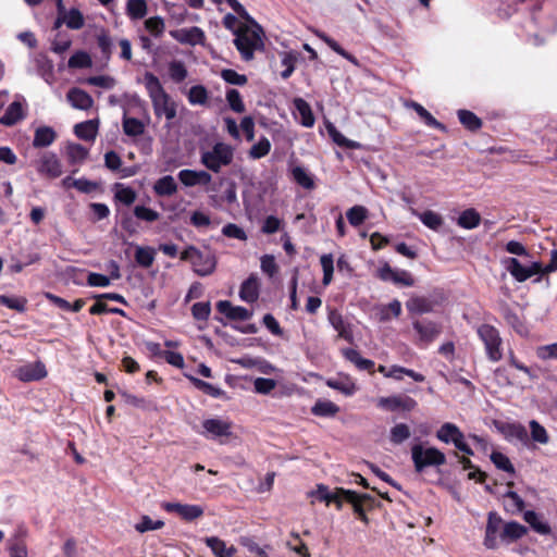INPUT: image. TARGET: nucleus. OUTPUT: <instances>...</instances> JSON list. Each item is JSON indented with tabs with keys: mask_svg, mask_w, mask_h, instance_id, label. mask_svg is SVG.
<instances>
[{
	"mask_svg": "<svg viewBox=\"0 0 557 557\" xmlns=\"http://www.w3.org/2000/svg\"><path fill=\"white\" fill-rule=\"evenodd\" d=\"M247 23H240L239 30L234 38V45L244 61H250L256 51L264 47V33L261 26L252 18L245 20Z\"/></svg>",
	"mask_w": 557,
	"mask_h": 557,
	"instance_id": "nucleus-1",
	"label": "nucleus"
},
{
	"mask_svg": "<svg viewBox=\"0 0 557 557\" xmlns=\"http://www.w3.org/2000/svg\"><path fill=\"white\" fill-rule=\"evenodd\" d=\"M144 85L151 100L154 115L157 117L164 116L168 121L175 119L177 104L164 90L159 78L154 74L147 72L144 75Z\"/></svg>",
	"mask_w": 557,
	"mask_h": 557,
	"instance_id": "nucleus-2",
	"label": "nucleus"
},
{
	"mask_svg": "<svg viewBox=\"0 0 557 557\" xmlns=\"http://www.w3.org/2000/svg\"><path fill=\"white\" fill-rule=\"evenodd\" d=\"M234 149L224 143H216L211 149L201 152V163L212 172H220L223 166L232 163Z\"/></svg>",
	"mask_w": 557,
	"mask_h": 557,
	"instance_id": "nucleus-3",
	"label": "nucleus"
},
{
	"mask_svg": "<svg viewBox=\"0 0 557 557\" xmlns=\"http://www.w3.org/2000/svg\"><path fill=\"white\" fill-rule=\"evenodd\" d=\"M181 259L189 261L194 271L200 276H207L213 273L216 267L215 257L209 251H200L194 246L187 247L182 253Z\"/></svg>",
	"mask_w": 557,
	"mask_h": 557,
	"instance_id": "nucleus-4",
	"label": "nucleus"
},
{
	"mask_svg": "<svg viewBox=\"0 0 557 557\" xmlns=\"http://www.w3.org/2000/svg\"><path fill=\"white\" fill-rule=\"evenodd\" d=\"M476 334L483 342L488 360L497 362L503 358V339L498 330L491 324H481L476 329Z\"/></svg>",
	"mask_w": 557,
	"mask_h": 557,
	"instance_id": "nucleus-5",
	"label": "nucleus"
},
{
	"mask_svg": "<svg viewBox=\"0 0 557 557\" xmlns=\"http://www.w3.org/2000/svg\"><path fill=\"white\" fill-rule=\"evenodd\" d=\"M411 458L417 472H422L426 467L442 466L446 462V457L440 449L424 447L421 444L412 446Z\"/></svg>",
	"mask_w": 557,
	"mask_h": 557,
	"instance_id": "nucleus-6",
	"label": "nucleus"
},
{
	"mask_svg": "<svg viewBox=\"0 0 557 557\" xmlns=\"http://www.w3.org/2000/svg\"><path fill=\"white\" fill-rule=\"evenodd\" d=\"M311 503H324L326 506H334L341 509L343 504L348 500V491L343 488L330 490L323 484H319L314 490L308 493Z\"/></svg>",
	"mask_w": 557,
	"mask_h": 557,
	"instance_id": "nucleus-7",
	"label": "nucleus"
},
{
	"mask_svg": "<svg viewBox=\"0 0 557 557\" xmlns=\"http://www.w3.org/2000/svg\"><path fill=\"white\" fill-rule=\"evenodd\" d=\"M198 433L207 440L224 443V438L232 435V422L222 418L205 419Z\"/></svg>",
	"mask_w": 557,
	"mask_h": 557,
	"instance_id": "nucleus-8",
	"label": "nucleus"
},
{
	"mask_svg": "<svg viewBox=\"0 0 557 557\" xmlns=\"http://www.w3.org/2000/svg\"><path fill=\"white\" fill-rule=\"evenodd\" d=\"M503 265L506 271L520 283L525 282L534 275L542 274V263L537 261L524 265L517 258L510 257L503 260Z\"/></svg>",
	"mask_w": 557,
	"mask_h": 557,
	"instance_id": "nucleus-9",
	"label": "nucleus"
},
{
	"mask_svg": "<svg viewBox=\"0 0 557 557\" xmlns=\"http://www.w3.org/2000/svg\"><path fill=\"white\" fill-rule=\"evenodd\" d=\"M436 437L443 443H453L458 450L462 451L466 455H473V450L465 441L463 433L454 423H444L437 430Z\"/></svg>",
	"mask_w": 557,
	"mask_h": 557,
	"instance_id": "nucleus-10",
	"label": "nucleus"
},
{
	"mask_svg": "<svg viewBox=\"0 0 557 557\" xmlns=\"http://www.w3.org/2000/svg\"><path fill=\"white\" fill-rule=\"evenodd\" d=\"M36 170L39 175L54 180L62 175V163L55 153L51 151L44 152L36 161Z\"/></svg>",
	"mask_w": 557,
	"mask_h": 557,
	"instance_id": "nucleus-11",
	"label": "nucleus"
},
{
	"mask_svg": "<svg viewBox=\"0 0 557 557\" xmlns=\"http://www.w3.org/2000/svg\"><path fill=\"white\" fill-rule=\"evenodd\" d=\"M376 276L384 282H392L395 285L412 286L414 280L410 272L400 269H394L384 262L376 269Z\"/></svg>",
	"mask_w": 557,
	"mask_h": 557,
	"instance_id": "nucleus-12",
	"label": "nucleus"
},
{
	"mask_svg": "<svg viewBox=\"0 0 557 557\" xmlns=\"http://www.w3.org/2000/svg\"><path fill=\"white\" fill-rule=\"evenodd\" d=\"M377 406L387 411H411L417 407V401L407 395H393L389 397H381Z\"/></svg>",
	"mask_w": 557,
	"mask_h": 557,
	"instance_id": "nucleus-13",
	"label": "nucleus"
},
{
	"mask_svg": "<svg viewBox=\"0 0 557 557\" xmlns=\"http://www.w3.org/2000/svg\"><path fill=\"white\" fill-rule=\"evenodd\" d=\"M497 430L509 442H518L528 445L529 435L524 425L518 422H496Z\"/></svg>",
	"mask_w": 557,
	"mask_h": 557,
	"instance_id": "nucleus-14",
	"label": "nucleus"
},
{
	"mask_svg": "<svg viewBox=\"0 0 557 557\" xmlns=\"http://www.w3.org/2000/svg\"><path fill=\"white\" fill-rule=\"evenodd\" d=\"M504 522L496 512H490L485 529L484 545L488 549H494L498 546L500 533L503 532Z\"/></svg>",
	"mask_w": 557,
	"mask_h": 557,
	"instance_id": "nucleus-15",
	"label": "nucleus"
},
{
	"mask_svg": "<svg viewBox=\"0 0 557 557\" xmlns=\"http://www.w3.org/2000/svg\"><path fill=\"white\" fill-rule=\"evenodd\" d=\"M170 36L180 44L189 46L202 45L206 39L203 30L197 26L170 30Z\"/></svg>",
	"mask_w": 557,
	"mask_h": 557,
	"instance_id": "nucleus-16",
	"label": "nucleus"
},
{
	"mask_svg": "<svg viewBox=\"0 0 557 557\" xmlns=\"http://www.w3.org/2000/svg\"><path fill=\"white\" fill-rule=\"evenodd\" d=\"M14 375L22 382L38 381L47 376V369L42 362L35 361L16 368Z\"/></svg>",
	"mask_w": 557,
	"mask_h": 557,
	"instance_id": "nucleus-17",
	"label": "nucleus"
},
{
	"mask_svg": "<svg viewBox=\"0 0 557 557\" xmlns=\"http://www.w3.org/2000/svg\"><path fill=\"white\" fill-rule=\"evenodd\" d=\"M412 325L418 334L419 343L423 346H428L441 334V325L433 321H416Z\"/></svg>",
	"mask_w": 557,
	"mask_h": 557,
	"instance_id": "nucleus-18",
	"label": "nucleus"
},
{
	"mask_svg": "<svg viewBox=\"0 0 557 557\" xmlns=\"http://www.w3.org/2000/svg\"><path fill=\"white\" fill-rule=\"evenodd\" d=\"M181 183L187 187H193L197 185H208L212 181V176L206 171H195V170H182L177 174Z\"/></svg>",
	"mask_w": 557,
	"mask_h": 557,
	"instance_id": "nucleus-19",
	"label": "nucleus"
},
{
	"mask_svg": "<svg viewBox=\"0 0 557 557\" xmlns=\"http://www.w3.org/2000/svg\"><path fill=\"white\" fill-rule=\"evenodd\" d=\"M59 20L71 29H81L85 20L82 12L77 9L65 11L62 0H58Z\"/></svg>",
	"mask_w": 557,
	"mask_h": 557,
	"instance_id": "nucleus-20",
	"label": "nucleus"
},
{
	"mask_svg": "<svg viewBox=\"0 0 557 557\" xmlns=\"http://www.w3.org/2000/svg\"><path fill=\"white\" fill-rule=\"evenodd\" d=\"M66 99L74 109L89 110L94 106V99L89 94L81 88H71L66 94Z\"/></svg>",
	"mask_w": 557,
	"mask_h": 557,
	"instance_id": "nucleus-21",
	"label": "nucleus"
},
{
	"mask_svg": "<svg viewBox=\"0 0 557 557\" xmlns=\"http://www.w3.org/2000/svg\"><path fill=\"white\" fill-rule=\"evenodd\" d=\"M219 312L225 314L231 320L246 321L251 318V312L240 306H233L227 300H221L216 304Z\"/></svg>",
	"mask_w": 557,
	"mask_h": 557,
	"instance_id": "nucleus-22",
	"label": "nucleus"
},
{
	"mask_svg": "<svg viewBox=\"0 0 557 557\" xmlns=\"http://www.w3.org/2000/svg\"><path fill=\"white\" fill-rule=\"evenodd\" d=\"M260 283L256 275H250L243 282L239 290V297L246 302H253L259 297Z\"/></svg>",
	"mask_w": 557,
	"mask_h": 557,
	"instance_id": "nucleus-23",
	"label": "nucleus"
},
{
	"mask_svg": "<svg viewBox=\"0 0 557 557\" xmlns=\"http://www.w3.org/2000/svg\"><path fill=\"white\" fill-rule=\"evenodd\" d=\"M295 117L305 127H311L314 124V116L312 114L310 106L301 98L294 100Z\"/></svg>",
	"mask_w": 557,
	"mask_h": 557,
	"instance_id": "nucleus-24",
	"label": "nucleus"
},
{
	"mask_svg": "<svg viewBox=\"0 0 557 557\" xmlns=\"http://www.w3.org/2000/svg\"><path fill=\"white\" fill-rule=\"evenodd\" d=\"M203 541L215 557H234L236 553V548L233 545L227 546L226 543L218 536H209Z\"/></svg>",
	"mask_w": 557,
	"mask_h": 557,
	"instance_id": "nucleus-25",
	"label": "nucleus"
},
{
	"mask_svg": "<svg viewBox=\"0 0 557 557\" xmlns=\"http://www.w3.org/2000/svg\"><path fill=\"white\" fill-rule=\"evenodd\" d=\"M98 120H88L76 124L74 127V133L81 139L94 141L98 134Z\"/></svg>",
	"mask_w": 557,
	"mask_h": 557,
	"instance_id": "nucleus-26",
	"label": "nucleus"
},
{
	"mask_svg": "<svg viewBox=\"0 0 557 557\" xmlns=\"http://www.w3.org/2000/svg\"><path fill=\"white\" fill-rule=\"evenodd\" d=\"M410 211L413 215L419 218L423 225H425L428 228L432 231H438L444 223L442 215L432 210L418 212L416 209L411 208Z\"/></svg>",
	"mask_w": 557,
	"mask_h": 557,
	"instance_id": "nucleus-27",
	"label": "nucleus"
},
{
	"mask_svg": "<svg viewBox=\"0 0 557 557\" xmlns=\"http://www.w3.org/2000/svg\"><path fill=\"white\" fill-rule=\"evenodd\" d=\"M527 533V528L516 521L504 523L500 540L503 542L511 543L521 539Z\"/></svg>",
	"mask_w": 557,
	"mask_h": 557,
	"instance_id": "nucleus-28",
	"label": "nucleus"
},
{
	"mask_svg": "<svg viewBox=\"0 0 557 557\" xmlns=\"http://www.w3.org/2000/svg\"><path fill=\"white\" fill-rule=\"evenodd\" d=\"M156 258V249L149 246H135V260L141 268H150Z\"/></svg>",
	"mask_w": 557,
	"mask_h": 557,
	"instance_id": "nucleus-29",
	"label": "nucleus"
},
{
	"mask_svg": "<svg viewBox=\"0 0 557 557\" xmlns=\"http://www.w3.org/2000/svg\"><path fill=\"white\" fill-rule=\"evenodd\" d=\"M24 117L22 104L17 101L12 102L5 113L1 116L0 123L5 126H12Z\"/></svg>",
	"mask_w": 557,
	"mask_h": 557,
	"instance_id": "nucleus-30",
	"label": "nucleus"
},
{
	"mask_svg": "<svg viewBox=\"0 0 557 557\" xmlns=\"http://www.w3.org/2000/svg\"><path fill=\"white\" fill-rule=\"evenodd\" d=\"M532 21L544 33H554L557 30V15L533 13Z\"/></svg>",
	"mask_w": 557,
	"mask_h": 557,
	"instance_id": "nucleus-31",
	"label": "nucleus"
},
{
	"mask_svg": "<svg viewBox=\"0 0 557 557\" xmlns=\"http://www.w3.org/2000/svg\"><path fill=\"white\" fill-rule=\"evenodd\" d=\"M24 534L25 532L20 530L9 540V552L12 557H27L26 544L23 541Z\"/></svg>",
	"mask_w": 557,
	"mask_h": 557,
	"instance_id": "nucleus-32",
	"label": "nucleus"
},
{
	"mask_svg": "<svg viewBox=\"0 0 557 557\" xmlns=\"http://www.w3.org/2000/svg\"><path fill=\"white\" fill-rule=\"evenodd\" d=\"M481 222V216L475 209H467L457 219L458 226L465 230L475 228Z\"/></svg>",
	"mask_w": 557,
	"mask_h": 557,
	"instance_id": "nucleus-33",
	"label": "nucleus"
},
{
	"mask_svg": "<svg viewBox=\"0 0 557 557\" xmlns=\"http://www.w3.org/2000/svg\"><path fill=\"white\" fill-rule=\"evenodd\" d=\"M406 307L409 312L416 314L428 313L433 310V304L425 297H411L407 302Z\"/></svg>",
	"mask_w": 557,
	"mask_h": 557,
	"instance_id": "nucleus-34",
	"label": "nucleus"
},
{
	"mask_svg": "<svg viewBox=\"0 0 557 557\" xmlns=\"http://www.w3.org/2000/svg\"><path fill=\"white\" fill-rule=\"evenodd\" d=\"M153 190L159 196H171L176 193L177 185L173 176L165 175L154 183Z\"/></svg>",
	"mask_w": 557,
	"mask_h": 557,
	"instance_id": "nucleus-35",
	"label": "nucleus"
},
{
	"mask_svg": "<svg viewBox=\"0 0 557 557\" xmlns=\"http://www.w3.org/2000/svg\"><path fill=\"white\" fill-rule=\"evenodd\" d=\"M148 12L147 0H127L126 14L131 20H140Z\"/></svg>",
	"mask_w": 557,
	"mask_h": 557,
	"instance_id": "nucleus-36",
	"label": "nucleus"
},
{
	"mask_svg": "<svg viewBox=\"0 0 557 557\" xmlns=\"http://www.w3.org/2000/svg\"><path fill=\"white\" fill-rule=\"evenodd\" d=\"M55 139V133L51 127H38L35 132L33 146L47 147L50 146Z\"/></svg>",
	"mask_w": 557,
	"mask_h": 557,
	"instance_id": "nucleus-37",
	"label": "nucleus"
},
{
	"mask_svg": "<svg viewBox=\"0 0 557 557\" xmlns=\"http://www.w3.org/2000/svg\"><path fill=\"white\" fill-rule=\"evenodd\" d=\"M66 157L71 164H82L88 157V149L79 144H69L66 146Z\"/></svg>",
	"mask_w": 557,
	"mask_h": 557,
	"instance_id": "nucleus-38",
	"label": "nucleus"
},
{
	"mask_svg": "<svg viewBox=\"0 0 557 557\" xmlns=\"http://www.w3.org/2000/svg\"><path fill=\"white\" fill-rule=\"evenodd\" d=\"M408 107L412 108L417 114L423 120V122L430 126V127H434V128H438V129H445V126L440 123L424 107H422L420 103L418 102H410L408 104Z\"/></svg>",
	"mask_w": 557,
	"mask_h": 557,
	"instance_id": "nucleus-39",
	"label": "nucleus"
},
{
	"mask_svg": "<svg viewBox=\"0 0 557 557\" xmlns=\"http://www.w3.org/2000/svg\"><path fill=\"white\" fill-rule=\"evenodd\" d=\"M524 520L540 534H548L550 533V527L542 521L539 515L533 510H527L523 513Z\"/></svg>",
	"mask_w": 557,
	"mask_h": 557,
	"instance_id": "nucleus-40",
	"label": "nucleus"
},
{
	"mask_svg": "<svg viewBox=\"0 0 557 557\" xmlns=\"http://www.w3.org/2000/svg\"><path fill=\"white\" fill-rule=\"evenodd\" d=\"M123 131L127 136H139L145 132V124L138 119L124 115Z\"/></svg>",
	"mask_w": 557,
	"mask_h": 557,
	"instance_id": "nucleus-41",
	"label": "nucleus"
},
{
	"mask_svg": "<svg viewBox=\"0 0 557 557\" xmlns=\"http://www.w3.org/2000/svg\"><path fill=\"white\" fill-rule=\"evenodd\" d=\"M411 435L410 429L405 423L395 424L389 431V441L393 444H401Z\"/></svg>",
	"mask_w": 557,
	"mask_h": 557,
	"instance_id": "nucleus-42",
	"label": "nucleus"
},
{
	"mask_svg": "<svg viewBox=\"0 0 557 557\" xmlns=\"http://www.w3.org/2000/svg\"><path fill=\"white\" fill-rule=\"evenodd\" d=\"M531 438L533 442L546 445L549 442V435L546 429L541 425L536 420L529 422Z\"/></svg>",
	"mask_w": 557,
	"mask_h": 557,
	"instance_id": "nucleus-43",
	"label": "nucleus"
},
{
	"mask_svg": "<svg viewBox=\"0 0 557 557\" xmlns=\"http://www.w3.org/2000/svg\"><path fill=\"white\" fill-rule=\"evenodd\" d=\"M114 197L117 201L131 206L136 200L137 195L133 188L117 184L115 186Z\"/></svg>",
	"mask_w": 557,
	"mask_h": 557,
	"instance_id": "nucleus-44",
	"label": "nucleus"
},
{
	"mask_svg": "<svg viewBox=\"0 0 557 557\" xmlns=\"http://www.w3.org/2000/svg\"><path fill=\"white\" fill-rule=\"evenodd\" d=\"M458 117L460 123L470 131H476L481 127V120L471 111L459 110Z\"/></svg>",
	"mask_w": 557,
	"mask_h": 557,
	"instance_id": "nucleus-45",
	"label": "nucleus"
},
{
	"mask_svg": "<svg viewBox=\"0 0 557 557\" xmlns=\"http://www.w3.org/2000/svg\"><path fill=\"white\" fill-rule=\"evenodd\" d=\"M146 30L153 37H160L164 33L165 23L161 16H152L145 21Z\"/></svg>",
	"mask_w": 557,
	"mask_h": 557,
	"instance_id": "nucleus-46",
	"label": "nucleus"
},
{
	"mask_svg": "<svg viewBox=\"0 0 557 557\" xmlns=\"http://www.w3.org/2000/svg\"><path fill=\"white\" fill-rule=\"evenodd\" d=\"M491 460L497 469L503 470L510 474H512L515 472V468H513L510 459L505 454H503L500 451H493L491 454Z\"/></svg>",
	"mask_w": 557,
	"mask_h": 557,
	"instance_id": "nucleus-47",
	"label": "nucleus"
},
{
	"mask_svg": "<svg viewBox=\"0 0 557 557\" xmlns=\"http://www.w3.org/2000/svg\"><path fill=\"white\" fill-rule=\"evenodd\" d=\"M69 67L86 69L92 64L90 55L85 51H77L69 59Z\"/></svg>",
	"mask_w": 557,
	"mask_h": 557,
	"instance_id": "nucleus-48",
	"label": "nucleus"
},
{
	"mask_svg": "<svg viewBox=\"0 0 557 557\" xmlns=\"http://www.w3.org/2000/svg\"><path fill=\"white\" fill-rule=\"evenodd\" d=\"M401 313V304L398 300H393L388 305L382 306L379 309L380 320L387 321L391 317L397 318Z\"/></svg>",
	"mask_w": 557,
	"mask_h": 557,
	"instance_id": "nucleus-49",
	"label": "nucleus"
},
{
	"mask_svg": "<svg viewBox=\"0 0 557 557\" xmlns=\"http://www.w3.org/2000/svg\"><path fill=\"white\" fill-rule=\"evenodd\" d=\"M85 83L110 90L116 85V79L110 75H98L86 78Z\"/></svg>",
	"mask_w": 557,
	"mask_h": 557,
	"instance_id": "nucleus-50",
	"label": "nucleus"
},
{
	"mask_svg": "<svg viewBox=\"0 0 557 557\" xmlns=\"http://www.w3.org/2000/svg\"><path fill=\"white\" fill-rule=\"evenodd\" d=\"M271 149V143L268 138L262 137L249 150V157L252 159H260L265 157Z\"/></svg>",
	"mask_w": 557,
	"mask_h": 557,
	"instance_id": "nucleus-51",
	"label": "nucleus"
},
{
	"mask_svg": "<svg viewBox=\"0 0 557 557\" xmlns=\"http://www.w3.org/2000/svg\"><path fill=\"white\" fill-rule=\"evenodd\" d=\"M188 101L191 104H205L208 101V91L202 85L193 86L188 92Z\"/></svg>",
	"mask_w": 557,
	"mask_h": 557,
	"instance_id": "nucleus-52",
	"label": "nucleus"
},
{
	"mask_svg": "<svg viewBox=\"0 0 557 557\" xmlns=\"http://www.w3.org/2000/svg\"><path fill=\"white\" fill-rule=\"evenodd\" d=\"M293 178L297 184L304 188L310 189L313 187V181L310 174L301 166H295L292 171Z\"/></svg>",
	"mask_w": 557,
	"mask_h": 557,
	"instance_id": "nucleus-53",
	"label": "nucleus"
},
{
	"mask_svg": "<svg viewBox=\"0 0 557 557\" xmlns=\"http://www.w3.org/2000/svg\"><path fill=\"white\" fill-rule=\"evenodd\" d=\"M338 408L336 405L329 400H319L312 408V412L315 416L330 417L337 412Z\"/></svg>",
	"mask_w": 557,
	"mask_h": 557,
	"instance_id": "nucleus-54",
	"label": "nucleus"
},
{
	"mask_svg": "<svg viewBox=\"0 0 557 557\" xmlns=\"http://www.w3.org/2000/svg\"><path fill=\"white\" fill-rule=\"evenodd\" d=\"M296 60V55L292 52H283L281 54V64L284 67V70L281 73V76L284 79L288 78L293 74L295 70Z\"/></svg>",
	"mask_w": 557,
	"mask_h": 557,
	"instance_id": "nucleus-55",
	"label": "nucleus"
},
{
	"mask_svg": "<svg viewBox=\"0 0 557 557\" xmlns=\"http://www.w3.org/2000/svg\"><path fill=\"white\" fill-rule=\"evenodd\" d=\"M169 75L176 83L183 82L187 77V70L184 63L181 61H172L169 64Z\"/></svg>",
	"mask_w": 557,
	"mask_h": 557,
	"instance_id": "nucleus-56",
	"label": "nucleus"
},
{
	"mask_svg": "<svg viewBox=\"0 0 557 557\" xmlns=\"http://www.w3.org/2000/svg\"><path fill=\"white\" fill-rule=\"evenodd\" d=\"M205 510L200 505L184 504L181 518L185 521H194L203 515Z\"/></svg>",
	"mask_w": 557,
	"mask_h": 557,
	"instance_id": "nucleus-57",
	"label": "nucleus"
},
{
	"mask_svg": "<svg viewBox=\"0 0 557 557\" xmlns=\"http://www.w3.org/2000/svg\"><path fill=\"white\" fill-rule=\"evenodd\" d=\"M226 100L230 108L237 113H242L245 111V104L243 102L242 96L236 89H228L226 91Z\"/></svg>",
	"mask_w": 557,
	"mask_h": 557,
	"instance_id": "nucleus-58",
	"label": "nucleus"
},
{
	"mask_svg": "<svg viewBox=\"0 0 557 557\" xmlns=\"http://www.w3.org/2000/svg\"><path fill=\"white\" fill-rule=\"evenodd\" d=\"M164 522L162 520H152L148 516H144L141 520L135 525L136 531L145 533L147 531L159 530L163 528Z\"/></svg>",
	"mask_w": 557,
	"mask_h": 557,
	"instance_id": "nucleus-59",
	"label": "nucleus"
},
{
	"mask_svg": "<svg viewBox=\"0 0 557 557\" xmlns=\"http://www.w3.org/2000/svg\"><path fill=\"white\" fill-rule=\"evenodd\" d=\"M0 305H3L10 309L23 312L26 307V299L21 297H9L5 295L0 296Z\"/></svg>",
	"mask_w": 557,
	"mask_h": 557,
	"instance_id": "nucleus-60",
	"label": "nucleus"
},
{
	"mask_svg": "<svg viewBox=\"0 0 557 557\" xmlns=\"http://www.w3.org/2000/svg\"><path fill=\"white\" fill-rule=\"evenodd\" d=\"M221 77L228 84L243 86L247 83V77L234 70L226 69L221 72Z\"/></svg>",
	"mask_w": 557,
	"mask_h": 557,
	"instance_id": "nucleus-61",
	"label": "nucleus"
},
{
	"mask_svg": "<svg viewBox=\"0 0 557 557\" xmlns=\"http://www.w3.org/2000/svg\"><path fill=\"white\" fill-rule=\"evenodd\" d=\"M189 380L193 382V384L203 393L213 396L219 397L222 394V391L219 387L213 386L212 384L205 382L202 380H199L194 376H189Z\"/></svg>",
	"mask_w": 557,
	"mask_h": 557,
	"instance_id": "nucleus-62",
	"label": "nucleus"
},
{
	"mask_svg": "<svg viewBox=\"0 0 557 557\" xmlns=\"http://www.w3.org/2000/svg\"><path fill=\"white\" fill-rule=\"evenodd\" d=\"M276 386V382L272 379L257 377L253 382L255 391L258 394L267 395Z\"/></svg>",
	"mask_w": 557,
	"mask_h": 557,
	"instance_id": "nucleus-63",
	"label": "nucleus"
},
{
	"mask_svg": "<svg viewBox=\"0 0 557 557\" xmlns=\"http://www.w3.org/2000/svg\"><path fill=\"white\" fill-rule=\"evenodd\" d=\"M536 356L542 360L557 359V343L537 347Z\"/></svg>",
	"mask_w": 557,
	"mask_h": 557,
	"instance_id": "nucleus-64",
	"label": "nucleus"
}]
</instances>
